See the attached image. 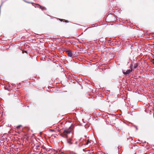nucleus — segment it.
<instances>
[{"mask_svg":"<svg viewBox=\"0 0 154 154\" xmlns=\"http://www.w3.org/2000/svg\"><path fill=\"white\" fill-rule=\"evenodd\" d=\"M138 66V64L137 63H136L134 66V68L136 69V68Z\"/></svg>","mask_w":154,"mask_h":154,"instance_id":"nucleus-9","label":"nucleus"},{"mask_svg":"<svg viewBox=\"0 0 154 154\" xmlns=\"http://www.w3.org/2000/svg\"><path fill=\"white\" fill-rule=\"evenodd\" d=\"M59 20L61 22H65L66 23H68L69 22V21H68V20H65V19H59Z\"/></svg>","mask_w":154,"mask_h":154,"instance_id":"nucleus-7","label":"nucleus"},{"mask_svg":"<svg viewBox=\"0 0 154 154\" xmlns=\"http://www.w3.org/2000/svg\"><path fill=\"white\" fill-rule=\"evenodd\" d=\"M41 146L42 149V152H46L49 151L47 149H46V147L45 146Z\"/></svg>","mask_w":154,"mask_h":154,"instance_id":"nucleus-6","label":"nucleus"},{"mask_svg":"<svg viewBox=\"0 0 154 154\" xmlns=\"http://www.w3.org/2000/svg\"><path fill=\"white\" fill-rule=\"evenodd\" d=\"M40 8L42 10H46V8L45 7H43L41 5H39Z\"/></svg>","mask_w":154,"mask_h":154,"instance_id":"nucleus-8","label":"nucleus"},{"mask_svg":"<svg viewBox=\"0 0 154 154\" xmlns=\"http://www.w3.org/2000/svg\"><path fill=\"white\" fill-rule=\"evenodd\" d=\"M132 65H131L130 66V68L131 69H128L127 70L126 72L125 71V70H123V73L125 75H127L129 74L131 72L133 69L132 68Z\"/></svg>","mask_w":154,"mask_h":154,"instance_id":"nucleus-5","label":"nucleus"},{"mask_svg":"<svg viewBox=\"0 0 154 154\" xmlns=\"http://www.w3.org/2000/svg\"><path fill=\"white\" fill-rule=\"evenodd\" d=\"M21 126V125H19L17 126L16 128L17 129H19Z\"/></svg>","mask_w":154,"mask_h":154,"instance_id":"nucleus-10","label":"nucleus"},{"mask_svg":"<svg viewBox=\"0 0 154 154\" xmlns=\"http://www.w3.org/2000/svg\"><path fill=\"white\" fill-rule=\"evenodd\" d=\"M91 141L89 140H88V141H87L83 140L82 141V144H80V145L82 146L84 144L85 145H88L89 146H90L91 145Z\"/></svg>","mask_w":154,"mask_h":154,"instance_id":"nucleus-3","label":"nucleus"},{"mask_svg":"<svg viewBox=\"0 0 154 154\" xmlns=\"http://www.w3.org/2000/svg\"><path fill=\"white\" fill-rule=\"evenodd\" d=\"M33 148L34 151L35 152L42 153L43 151L42 149V146H39L38 144H35L33 147Z\"/></svg>","mask_w":154,"mask_h":154,"instance_id":"nucleus-2","label":"nucleus"},{"mask_svg":"<svg viewBox=\"0 0 154 154\" xmlns=\"http://www.w3.org/2000/svg\"><path fill=\"white\" fill-rule=\"evenodd\" d=\"M72 130V128L70 126L68 129L64 130L62 133L60 134V135L62 137L67 138V142L70 144H72V143L71 142L72 140L71 138L68 139V135L70 134Z\"/></svg>","mask_w":154,"mask_h":154,"instance_id":"nucleus-1","label":"nucleus"},{"mask_svg":"<svg viewBox=\"0 0 154 154\" xmlns=\"http://www.w3.org/2000/svg\"><path fill=\"white\" fill-rule=\"evenodd\" d=\"M67 53L68 56L69 57H72L73 56V51L70 50H67L65 51Z\"/></svg>","mask_w":154,"mask_h":154,"instance_id":"nucleus-4","label":"nucleus"}]
</instances>
